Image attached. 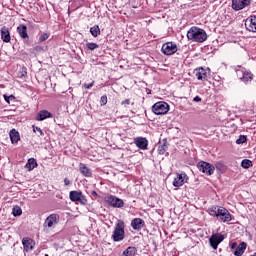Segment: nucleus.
Segmentation results:
<instances>
[{
	"mask_svg": "<svg viewBox=\"0 0 256 256\" xmlns=\"http://www.w3.org/2000/svg\"><path fill=\"white\" fill-rule=\"evenodd\" d=\"M187 39L194 43H205L207 41V32L197 26H192L187 32Z\"/></svg>",
	"mask_w": 256,
	"mask_h": 256,
	"instance_id": "obj_1",
	"label": "nucleus"
},
{
	"mask_svg": "<svg viewBox=\"0 0 256 256\" xmlns=\"http://www.w3.org/2000/svg\"><path fill=\"white\" fill-rule=\"evenodd\" d=\"M111 239L115 243H119V241L125 239V222H123V220H119L116 223Z\"/></svg>",
	"mask_w": 256,
	"mask_h": 256,
	"instance_id": "obj_2",
	"label": "nucleus"
},
{
	"mask_svg": "<svg viewBox=\"0 0 256 256\" xmlns=\"http://www.w3.org/2000/svg\"><path fill=\"white\" fill-rule=\"evenodd\" d=\"M69 199L73 203H80V205H87V197L81 191H70Z\"/></svg>",
	"mask_w": 256,
	"mask_h": 256,
	"instance_id": "obj_3",
	"label": "nucleus"
},
{
	"mask_svg": "<svg viewBox=\"0 0 256 256\" xmlns=\"http://www.w3.org/2000/svg\"><path fill=\"white\" fill-rule=\"evenodd\" d=\"M155 115H167L169 113V104L167 102H157L152 106Z\"/></svg>",
	"mask_w": 256,
	"mask_h": 256,
	"instance_id": "obj_4",
	"label": "nucleus"
},
{
	"mask_svg": "<svg viewBox=\"0 0 256 256\" xmlns=\"http://www.w3.org/2000/svg\"><path fill=\"white\" fill-rule=\"evenodd\" d=\"M58 224H59V215L58 214H50L45 219L43 227H44V229H53Z\"/></svg>",
	"mask_w": 256,
	"mask_h": 256,
	"instance_id": "obj_5",
	"label": "nucleus"
},
{
	"mask_svg": "<svg viewBox=\"0 0 256 256\" xmlns=\"http://www.w3.org/2000/svg\"><path fill=\"white\" fill-rule=\"evenodd\" d=\"M105 201H106V203H108V205H110L111 207L117 208V209H121L125 205V202L123 201V199L118 198L113 195L107 196L105 198Z\"/></svg>",
	"mask_w": 256,
	"mask_h": 256,
	"instance_id": "obj_6",
	"label": "nucleus"
},
{
	"mask_svg": "<svg viewBox=\"0 0 256 256\" xmlns=\"http://www.w3.org/2000/svg\"><path fill=\"white\" fill-rule=\"evenodd\" d=\"M177 44L175 42H166L162 45L161 51L163 55H175V52L178 51Z\"/></svg>",
	"mask_w": 256,
	"mask_h": 256,
	"instance_id": "obj_7",
	"label": "nucleus"
},
{
	"mask_svg": "<svg viewBox=\"0 0 256 256\" xmlns=\"http://www.w3.org/2000/svg\"><path fill=\"white\" fill-rule=\"evenodd\" d=\"M236 75L240 79V81H243V83H249V81H253V74L245 70V68L237 69Z\"/></svg>",
	"mask_w": 256,
	"mask_h": 256,
	"instance_id": "obj_8",
	"label": "nucleus"
},
{
	"mask_svg": "<svg viewBox=\"0 0 256 256\" xmlns=\"http://www.w3.org/2000/svg\"><path fill=\"white\" fill-rule=\"evenodd\" d=\"M197 169H199V171H202L206 175H213V173H215V166L205 161L199 162L197 164Z\"/></svg>",
	"mask_w": 256,
	"mask_h": 256,
	"instance_id": "obj_9",
	"label": "nucleus"
},
{
	"mask_svg": "<svg viewBox=\"0 0 256 256\" xmlns=\"http://www.w3.org/2000/svg\"><path fill=\"white\" fill-rule=\"evenodd\" d=\"M224 240H225V236H223L222 234H219V233L213 234L209 238L210 247H212L214 251H217V247H219V244L223 243Z\"/></svg>",
	"mask_w": 256,
	"mask_h": 256,
	"instance_id": "obj_10",
	"label": "nucleus"
},
{
	"mask_svg": "<svg viewBox=\"0 0 256 256\" xmlns=\"http://www.w3.org/2000/svg\"><path fill=\"white\" fill-rule=\"evenodd\" d=\"M194 75L198 81H209V70L201 67L194 70Z\"/></svg>",
	"mask_w": 256,
	"mask_h": 256,
	"instance_id": "obj_11",
	"label": "nucleus"
},
{
	"mask_svg": "<svg viewBox=\"0 0 256 256\" xmlns=\"http://www.w3.org/2000/svg\"><path fill=\"white\" fill-rule=\"evenodd\" d=\"M233 218L231 217V213L226 208L221 207L218 213L217 221L221 223H229Z\"/></svg>",
	"mask_w": 256,
	"mask_h": 256,
	"instance_id": "obj_12",
	"label": "nucleus"
},
{
	"mask_svg": "<svg viewBox=\"0 0 256 256\" xmlns=\"http://www.w3.org/2000/svg\"><path fill=\"white\" fill-rule=\"evenodd\" d=\"M187 181H189V176H187V174H185V173L177 174L176 178L173 181V186L174 187H183V185H185V183H187Z\"/></svg>",
	"mask_w": 256,
	"mask_h": 256,
	"instance_id": "obj_13",
	"label": "nucleus"
},
{
	"mask_svg": "<svg viewBox=\"0 0 256 256\" xmlns=\"http://www.w3.org/2000/svg\"><path fill=\"white\" fill-rule=\"evenodd\" d=\"M251 4V0H232V9L234 11H241Z\"/></svg>",
	"mask_w": 256,
	"mask_h": 256,
	"instance_id": "obj_14",
	"label": "nucleus"
},
{
	"mask_svg": "<svg viewBox=\"0 0 256 256\" xmlns=\"http://www.w3.org/2000/svg\"><path fill=\"white\" fill-rule=\"evenodd\" d=\"M134 144L142 151H147V147H149V141L143 137L134 138Z\"/></svg>",
	"mask_w": 256,
	"mask_h": 256,
	"instance_id": "obj_15",
	"label": "nucleus"
},
{
	"mask_svg": "<svg viewBox=\"0 0 256 256\" xmlns=\"http://www.w3.org/2000/svg\"><path fill=\"white\" fill-rule=\"evenodd\" d=\"M247 31L256 33V16H250L245 21Z\"/></svg>",
	"mask_w": 256,
	"mask_h": 256,
	"instance_id": "obj_16",
	"label": "nucleus"
},
{
	"mask_svg": "<svg viewBox=\"0 0 256 256\" xmlns=\"http://www.w3.org/2000/svg\"><path fill=\"white\" fill-rule=\"evenodd\" d=\"M131 227L135 231H141V229H143V227H145V221L141 218H134L131 221Z\"/></svg>",
	"mask_w": 256,
	"mask_h": 256,
	"instance_id": "obj_17",
	"label": "nucleus"
},
{
	"mask_svg": "<svg viewBox=\"0 0 256 256\" xmlns=\"http://www.w3.org/2000/svg\"><path fill=\"white\" fill-rule=\"evenodd\" d=\"M22 245L24 247V251H33V246L35 245V241L31 238H23Z\"/></svg>",
	"mask_w": 256,
	"mask_h": 256,
	"instance_id": "obj_18",
	"label": "nucleus"
},
{
	"mask_svg": "<svg viewBox=\"0 0 256 256\" xmlns=\"http://www.w3.org/2000/svg\"><path fill=\"white\" fill-rule=\"evenodd\" d=\"M51 117H53V114L47 110H42L37 114L36 121H45V119H51Z\"/></svg>",
	"mask_w": 256,
	"mask_h": 256,
	"instance_id": "obj_19",
	"label": "nucleus"
},
{
	"mask_svg": "<svg viewBox=\"0 0 256 256\" xmlns=\"http://www.w3.org/2000/svg\"><path fill=\"white\" fill-rule=\"evenodd\" d=\"M79 171L80 173L84 176V177H92L93 172L91 171V169H89L87 167V165L80 163L79 164Z\"/></svg>",
	"mask_w": 256,
	"mask_h": 256,
	"instance_id": "obj_20",
	"label": "nucleus"
},
{
	"mask_svg": "<svg viewBox=\"0 0 256 256\" xmlns=\"http://www.w3.org/2000/svg\"><path fill=\"white\" fill-rule=\"evenodd\" d=\"M1 38L4 41V43H9V41H11V34L9 33V28H1Z\"/></svg>",
	"mask_w": 256,
	"mask_h": 256,
	"instance_id": "obj_21",
	"label": "nucleus"
},
{
	"mask_svg": "<svg viewBox=\"0 0 256 256\" xmlns=\"http://www.w3.org/2000/svg\"><path fill=\"white\" fill-rule=\"evenodd\" d=\"M17 31L22 39H29V34L27 33V26L21 24L17 27Z\"/></svg>",
	"mask_w": 256,
	"mask_h": 256,
	"instance_id": "obj_22",
	"label": "nucleus"
},
{
	"mask_svg": "<svg viewBox=\"0 0 256 256\" xmlns=\"http://www.w3.org/2000/svg\"><path fill=\"white\" fill-rule=\"evenodd\" d=\"M168 148H169V146L167 143V139H163L162 142H160V144L158 146L159 155H165V152L167 151Z\"/></svg>",
	"mask_w": 256,
	"mask_h": 256,
	"instance_id": "obj_23",
	"label": "nucleus"
},
{
	"mask_svg": "<svg viewBox=\"0 0 256 256\" xmlns=\"http://www.w3.org/2000/svg\"><path fill=\"white\" fill-rule=\"evenodd\" d=\"M245 249H247V243L241 242L236 250L234 251L235 256H242L245 253Z\"/></svg>",
	"mask_w": 256,
	"mask_h": 256,
	"instance_id": "obj_24",
	"label": "nucleus"
},
{
	"mask_svg": "<svg viewBox=\"0 0 256 256\" xmlns=\"http://www.w3.org/2000/svg\"><path fill=\"white\" fill-rule=\"evenodd\" d=\"M35 167H37V160H35V158H29L25 165V169H28V171H33Z\"/></svg>",
	"mask_w": 256,
	"mask_h": 256,
	"instance_id": "obj_25",
	"label": "nucleus"
},
{
	"mask_svg": "<svg viewBox=\"0 0 256 256\" xmlns=\"http://www.w3.org/2000/svg\"><path fill=\"white\" fill-rule=\"evenodd\" d=\"M220 211H221V206H212L208 209L209 215H211V217H216V218L219 216Z\"/></svg>",
	"mask_w": 256,
	"mask_h": 256,
	"instance_id": "obj_26",
	"label": "nucleus"
},
{
	"mask_svg": "<svg viewBox=\"0 0 256 256\" xmlns=\"http://www.w3.org/2000/svg\"><path fill=\"white\" fill-rule=\"evenodd\" d=\"M136 255H137V248L130 246L123 251L121 256H136Z\"/></svg>",
	"mask_w": 256,
	"mask_h": 256,
	"instance_id": "obj_27",
	"label": "nucleus"
},
{
	"mask_svg": "<svg viewBox=\"0 0 256 256\" xmlns=\"http://www.w3.org/2000/svg\"><path fill=\"white\" fill-rule=\"evenodd\" d=\"M9 135H10V139H11L12 143H17L19 141V139H21L19 136V132H17V130H15V129H12L10 131Z\"/></svg>",
	"mask_w": 256,
	"mask_h": 256,
	"instance_id": "obj_28",
	"label": "nucleus"
},
{
	"mask_svg": "<svg viewBox=\"0 0 256 256\" xmlns=\"http://www.w3.org/2000/svg\"><path fill=\"white\" fill-rule=\"evenodd\" d=\"M90 33L92 37H99V35H101V29L99 28L98 25H94L93 27L90 28Z\"/></svg>",
	"mask_w": 256,
	"mask_h": 256,
	"instance_id": "obj_29",
	"label": "nucleus"
},
{
	"mask_svg": "<svg viewBox=\"0 0 256 256\" xmlns=\"http://www.w3.org/2000/svg\"><path fill=\"white\" fill-rule=\"evenodd\" d=\"M49 37H51V33H49V32H44V33L40 34L39 43H45V41H47V39H49Z\"/></svg>",
	"mask_w": 256,
	"mask_h": 256,
	"instance_id": "obj_30",
	"label": "nucleus"
},
{
	"mask_svg": "<svg viewBox=\"0 0 256 256\" xmlns=\"http://www.w3.org/2000/svg\"><path fill=\"white\" fill-rule=\"evenodd\" d=\"M253 166V162L249 159H244L241 162V167H243V169H249V167Z\"/></svg>",
	"mask_w": 256,
	"mask_h": 256,
	"instance_id": "obj_31",
	"label": "nucleus"
},
{
	"mask_svg": "<svg viewBox=\"0 0 256 256\" xmlns=\"http://www.w3.org/2000/svg\"><path fill=\"white\" fill-rule=\"evenodd\" d=\"M87 49H89V51H95V49H99V44L97 43H93V42H88L86 44Z\"/></svg>",
	"mask_w": 256,
	"mask_h": 256,
	"instance_id": "obj_32",
	"label": "nucleus"
},
{
	"mask_svg": "<svg viewBox=\"0 0 256 256\" xmlns=\"http://www.w3.org/2000/svg\"><path fill=\"white\" fill-rule=\"evenodd\" d=\"M12 213L14 217H19V215L23 213V210H21V207L19 206H14Z\"/></svg>",
	"mask_w": 256,
	"mask_h": 256,
	"instance_id": "obj_33",
	"label": "nucleus"
},
{
	"mask_svg": "<svg viewBox=\"0 0 256 256\" xmlns=\"http://www.w3.org/2000/svg\"><path fill=\"white\" fill-rule=\"evenodd\" d=\"M237 145H243V143H247V136L240 135L239 138L236 140Z\"/></svg>",
	"mask_w": 256,
	"mask_h": 256,
	"instance_id": "obj_34",
	"label": "nucleus"
},
{
	"mask_svg": "<svg viewBox=\"0 0 256 256\" xmlns=\"http://www.w3.org/2000/svg\"><path fill=\"white\" fill-rule=\"evenodd\" d=\"M100 105H107V96L104 95L100 98Z\"/></svg>",
	"mask_w": 256,
	"mask_h": 256,
	"instance_id": "obj_35",
	"label": "nucleus"
},
{
	"mask_svg": "<svg viewBox=\"0 0 256 256\" xmlns=\"http://www.w3.org/2000/svg\"><path fill=\"white\" fill-rule=\"evenodd\" d=\"M93 85H95V81H92V82L89 83V84L85 83V84L83 85V87H84L85 89H91V87H93Z\"/></svg>",
	"mask_w": 256,
	"mask_h": 256,
	"instance_id": "obj_36",
	"label": "nucleus"
},
{
	"mask_svg": "<svg viewBox=\"0 0 256 256\" xmlns=\"http://www.w3.org/2000/svg\"><path fill=\"white\" fill-rule=\"evenodd\" d=\"M35 131H38L42 137H43V135H45V134L43 133V130H41V128H39V127H34V132H35Z\"/></svg>",
	"mask_w": 256,
	"mask_h": 256,
	"instance_id": "obj_37",
	"label": "nucleus"
},
{
	"mask_svg": "<svg viewBox=\"0 0 256 256\" xmlns=\"http://www.w3.org/2000/svg\"><path fill=\"white\" fill-rule=\"evenodd\" d=\"M130 104H131V100L130 99H126V100L121 102V105H130Z\"/></svg>",
	"mask_w": 256,
	"mask_h": 256,
	"instance_id": "obj_38",
	"label": "nucleus"
},
{
	"mask_svg": "<svg viewBox=\"0 0 256 256\" xmlns=\"http://www.w3.org/2000/svg\"><path fill=\"white\" fill-rule=\"evenodd\" d=\"M4 99L6 103H9V99H15L13 96H6L4 95Z\"/></svg>",
	"mask_w": 256,
	"mask_h": 256,
	"instance_id": "obj_39",
	"label": "nucleus"
},
{
	"mask_svg": "<svg viewBox=\"0 0 256 256\" xmlns=\"http://www.w3.org/2000/svg\"><path fill=\"white\" fill-rule=\"evenodd\" d=\"M64 184L67 187V186L71 185V181L68 178H65L64 179Z\"/></svg>",
	"mask_w": 256,
	"mask_h": 256,
	"instance_id": "obj_40",
	"label": "nucleus"
},
{
	"mask_svg": "<svg viewBox=\"0 0 256 256\" xmlns=\"http://www.w3.org/2000/svg\"><path fill=\"white\" fill-rule=\"evenodd\" d=\"M193 101H195L196 103H200L201 97L195 96L194 99H193Z\"/></svg>",
	"mask_w": 256,
	"mask_h": 256,
	"instance_id": "obj_41",
	"label": "nucleus"
},
{
	"mask_svg": "<svg viewBox=\"0 0 256 256\" xmlns=\"http://www.w3.org/2000/svg\"><path fill=\"white\" fill-rule=\"evenodd\" d=\"M237 242H234L231 244V249H237Z\"/></svg>",
	"mask_w": 256,
	"mask_h": 256,
	"instance_id": "obj_42",
	"label": "nucleus"
},
{
	"mask_svg": "<svg viewBox=\"0 0 256 256\" xmlns=\"http://www.w3.org/2000/svg\"><path fill=\"white\" fill-rule=\"evenodd\" d=\"M92 195H97V192H92Z\"/></svg>",
	"mask_w": 256,
	"mask_h": 256,
	"instance_id": "obj_43",
	"label": "nucleus"
},
{
	"mask_svg": "<svg viewBox=\"0 0 256 256\" xmlns=\"http://www.w3.org/2000/svg\"><path fill=\"white\" fill-rule=\"evenodd\" d=\"M24 74L27 75V71H24Z\"/></svg>",
	"mask_w": 256,
	"mask_h": 256,
	"instance_id": "obj_44",
	"label": "nucleus"
}]
</instances>
